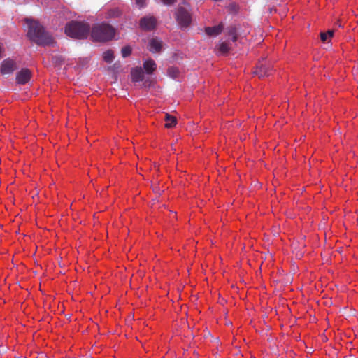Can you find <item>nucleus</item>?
<instances>
[{
  "instance_id": "1",
  "label": "nucleus",
  "mask_w": 358,
  "mask_h": 358,
  "mask_svg": "<svg viewBox=\"0 0 358 358\" xmlns=\"http://www.w3.org/2000/svg\"><path fill=\"white\" fill-rule=\"evenodd\" d=\"M25 21L28 24L27 36L30 40L39 45H54V38L39 22L30 19H26Z\"/></svg>"
},
{
  "instance_id": "2",
  "label": "nucleus",
  "mask_w": 358,
  "mask_h": 358,
  "mask_svg": "<svg viewBox=\"0 0 358 358\" xmlns=\"http://www.w3.org/2000/svg\"><path fill=\"white\" fill-rule=\"evenodd\" d=\"M115 34V29L108 23H97L93 25L91 38L93 41L106 42L112 40Z\"/></svg>"
},
{
  "instance_id": "3",
  "label": "nucleus",
  "mask_w": 358,
  "mask_h": 358,
  "mask_svg": "<svg viewBox=\"0 0 358 358\" xmlns=\"http://www.w3.org/2000/svg\"><path fill=\"white\" fill-rule=\"evenodd\" d=\"M90 25L85 22L71 21L66 24L65 33L67 36L77 39L86 38L90 33Z\"/></svg>"
},
{
  "instance_id": "4",
  "label": "nucleus",
  "mask_w": 358,
  "mask_h": 358,
  "mask_svg": "<svg viewBox=\"0 0 358 358\" xmlns=\"http://www.w3.org/2000/svg\"><path fill=\"white\" fill-rule=\"evenodd\" d=\"M176 20L182 28L189 27L192 22V15L189 7L180 6L176 13Z\"/></svg>"
},
{
  "instance_id": "5",
  "label": "nucleus",
  "mask_w": 358,
  "mask_h": 358,
  "mask_svg": "<svg viewBox=\"0 0 358 358\" xmlns=\"http://www.w3.org/2000/svg\"><path fill=\"white\" fill-rule=\"evenodd\" d=\"M157 24V19L153 16H145L140 20V27L145 31H152Z\"/></svg>"
},
{
  "instance_id": "6",
  "label": "nucleus",
  "mask_w": 358,
  "mask_h": 358,
  "mask_svg": "<svg viewBox=\"0 0 358 358\" xmlns=\"http://www.w3.org/2000/svg\"><path fill=\"white\" fill-rule=\"evenodd\" d=\"M17 66L15 60L7 58L1 62V73L2 75L11 74L16 70Z\"/></svg>"
},
{
  "instance_id": "7",
  "label": "nucleus",
  "mask_w": 358,
  "mask_h": 358,
  "mask_svg": "<svg viewBox=\"0 0 358 358\" xmlns=\"http://www.w3.org/2000/svg\"><path fill=\"white\" fill-rule=\"evenodd\" d=\"M31 76V71L29 69H22L16 74V83L19 85H24L30 80Z\"/></svg>"
},
{
  "instance_id": "8",
  "label": "nucleus",
  "mask_w": 358,
  "mask_h": 358,
  "mask_svg": "<svg viewBox=\"0 0 358 358\" xmlns=\"http://www.w3.org/2000/svg\"><path fill=\"white\" fill-rule=\"evenodd\" d=\"M272 67L270 64L260 63L253 71V73L257 75L259 78L268 76L271 74Z\"/></svg>"
},
{
  "instance_id": "9",
  "label": "nucleus",
  "mask_w": 358,
  "mask_h": 358,
  "mask_svg": "<svg viewBox=\"0 0 358 358\" xmlns=\"http://www.w3.org/2000/svg\"><path fill=\"white\" fill-rule=\"evenodd\" d=\"M224 26L222 23L214 27H208L205 28V32L208 36H216L222 33Z\"/></svg>"
},
{
  "instance_id": "10",
  "label": "nucleus",
  "mask_w": 358,
  "mask_h": 358,
  "mask_svg": "<svg viewBox=\"0 0 358 358\" xmlns=\"http://www.w3.org/2000/svg\"><path fill=\"white\" fill-rule=\"evenodd\" d=\"M131 76L133 82H140L143 80L144 73L141 67L132 69L131 71Z\"/></svg>"
},
{
  "instance_id": "11",
  "label": "nucleus",
  "mask_w": 358,
  "mask_h": 358,
  "mask_svg": "<svg viewBox=\"0 0 358 358\" xmlns=\"http://www.w3.org/2000/svg\"><path fill=\"white\" fill-rule=\"evenodd\" d=\"M143 68L148 74H152L157 69V64L152 59H149L143 63Z\"/></svg>"
},
{
  "instance_id": "12",
  "label": "nucleus",
  "mask_w": 358,
  "mask_h": 358,
  "mask_svg": "<svg viewBox=\"0 0 358 358\" xmlns=\"http://www.w3.org/2000/svg\"><path fill=\"white\" fill-rule=\"evenodd\" d=\"M149 45L152 52H159L162 49V42L156 38L150 40Z\"/></svg>"
},
{
  "instance_id": "13",
  "label": "nucleus",
  "mask_w": 358,
  "mask_h": 358,
  "mask_svg": "<svg viewBox=\"0 0 358 358\" xmlns=\"http://www.w3.org/2000/svg\"><path fill=\"white\" fill-rule=\"evenodd\" d=\"M226 34L229 37H231V40L235 42L238 38V31L236 25H230L226 29Z\"/></svg>"
},
{
  "instance_id": "14",
  "label": "nucleus",
  "mask_w": 358,
  "mask_h": 358,
  "mask_svg": "<svg viewBox=\"0 0 358 358\" xmlns=\"http://www.w3.org/2000/svg\"><path fill=\"white\" fill-rule=\"evenodd\" d=\"M164 120L166 121L165 127L166 128L173 127L177 122L176 118L168 113L165 115Z\"/></svg>"
},
{
  "instance_id": "15",
  "label": "nucleus",
  "mask_w": 358,
  "mask_h": 358,
  "mask_svg": "<svg viewBox=\"0 0 358 358\" xmlns=\"http://www.w3.org/2000/svg\"><path fill=\"white\" fill-rule=\"evenodd\" d=\"M180 71L177 67L171 66L167 70V74L172 78H176L179 76Z\"/></svg>"
},
{
  "instance_id": "16",
  "label": "nucleus",
  "mask_w": 358,
  "mask_h": 358,
  "mask_svg": "<svg viewBox=\"0 0 358 358\" xmlns=\"http://www.w3.org/2000/svg\"><path fill=\"white\" fill-rule=\"evenodd\" d=\"M103 59L107 63H111L114 59V53L113 51L108 50L103 52Z\"/></svg>"
},
{
  "instance_id": "17",
  "label": "nucleus",
  "mask_w": 358,
  "mask_h": 358,
  "mask_svg": "<svg viewBox=\"0 0 358 358\" xmlns=\"http://www.w3.org/2000/svg\"><path fill=\"white\" fill-rule=\"evenodd\" d=\"M230 50L229 45L226 42H222L219 45V51L222 54L227 53Z\"/></svg>"
},
{
  "instance_id": "18",
  "label": "nucleus",
  "mask_w": 358,
  "mask_h": 358,
  "mask_svg": "<svg viewBox=\"0 0 358 358\" xmlns=\"http://www.w3.org/2000/svg\"><path fill=\"white\" fill-rule=\"evenodd\" d=\"M121 52L123 57H127L131 55V48L130 46H125L122 48Z\"/></svg>"
},
{
  "instance_id": "19",
  "label": "nucleus",
  "mask_w": 358,
  "mask_h": 358,
  "mask_svg": "<svg viewBox=\"0 0 358 358\" xmlns=\"http://www.w3.org/2000/svg\"><path fill=\"white\" fill-rule=\"evenodd\" d=\"M328 38L329 37L327 36V34H326L325 32L320 33V39L322 42H326Z\"/></svg>"
},
{
  "instance_id": "20",
  "label": "nucleus",
  "mask_w": 358,
  "mask_h": 358,
  "mask_svg": "<svg viewBox=\"0 0 358 358\" xmlns=\"http://www.w3.org/2000/svg\"><path fill=\"white\" fill-rule=\"evenodd\" d=\"M136 3L140 7L142 8L145 5V0H136Z\"/></svg>"
},
{
  "instance_id": "21",
  "label": "nucleus",
  "mask_w": 358,
  "mask_h": 358,
  "mask_svg": "<svg viewBox=\"0 0 358 358\" xmlns=\"http://www.w3.org/2000/svg\"><path fill=\"white\" fill-rule=\"evenodd\" d=\"M164 4L169 6L173 4L176 0H162Z\"/></svg>"
},
{
  "instance_id": "22",
  "label": "nucleus",
  "mask_w": 358,
  "mask_h": 358,
  "mask_svg": "<svg viewBox=\"0 0 358 358\" xmlns=\"http://www.w3.org/2000/svg\"><path fill=\"white\" fill-rule=\"evenodd\" d=\"M326 34H327V36L329 38H331L334 35V31L333 30H329L327 32H326Z\"/></svg>"
},
{
  "instance_id": "23",
  "label": "nucleus",
  "mask_w": 358,
  "mask_h": 358,
  "mask_svg": "<svg viewBox=\"0 0 358 358\" xmlns=\"http://www.w3.org/2000/svg\"><path fill=\"white\" fill-rule=\"evenodd\" d=\"M229 7L231 10H234V11L236 10V6L235 4H231L229 6Z\"/></svg>"
},
{
  "instance_id": "24",
  "label": "nucleus",
  "mask_w": 358,
  "mask_h": 358,
  "mask_svg": "<svg viewBox=\"0 0 358 358\" xmlns=\"http://www.w3.org/2000/svg\"><path fill=\"white\" fill-rule=\"evenodd\" d=\"M3 52L2 48L0 46V59L1 58V53Z\"/></svg>"
}]
</instances>
